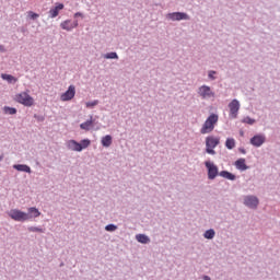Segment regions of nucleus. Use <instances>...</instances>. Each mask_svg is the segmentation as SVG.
<instances>
[{
    "label": "nucleus",
    "mask_w": 280,
    "mask_h": 280,
    "mask_svg": "<svg viewBox=\"0 0 280 280\" xmlns=\"http://www.w3.org/2000/svg\"><path fill=\"white\" fill-rule=\"evenodd\" d=\"M218 121H220V116H218V114H211L210 116H208L200 129V133L201 135L211 133L212 130H215V126H218Z\"/></svg>",
    "instance_id": "f257e3e1"
},
{
    "label": "nucleus",
    "mask_w": 280,
    "mask_h": 280,
    "mask_svg": "<svg viewBox=\"0 0 280 280\" xmlns=\"http://www.w3.org/2000/svg\"><path fill=\"white\" fill-rule=\"evenodd\" d=\"M91 145V140L83 139L81 142H78L75 140H69L67 142V147L69 150H72L73 152H82V150H86Z\"/></svg>",
    "instance_id": "f03ea898"
},
{
    "label": "nucleus",
    "mask_w": 280,
    "mask_h": 280,
    "mask_svg": "<svg viewBox=\"0 0 280 280\" xmlns=\"http://www.w3.org/2000/svg\"><path fill=\"white\" fill-rule=\"evenodd\" d=\"M220 145V137L208 136L206 138V152L207 154L215 155V148Z\"/></svg>",
    "instance_id": "7ed1b4c3"
},
{
    "label": "nucleus",
    "mask_w": 280,
    "mask_h": 280,
    "mask_svg": "<svg viewBox=\"0 0 280 280\" xmlns=\"http://www.w3.org/2000/svg\"><path fill=\"white\" fill-rule=\"evenodd\" d=\"M14 100L18 102V104H22L23 106H34V97H32L27 92L16 94Z\"/></svg>",
    "instance_id": "20e7f679"
},
{
    "label": "nucleus",
    "mask_w": 280,
    "mask_h": 280,
    "mask_svg": "<svg viewBox=\"0 0 280 280\" xmlns=\"http://www.w3.org/2000/svg\"><path fill=\"white\" fill-rule=\"evenodd\" d=\"M9 218H11V220H14L15 222H27V220H30V217L27 215V213L19 210V209H11L8 212Z\"/></svg>",
    "instance_id": "39448f33"
},
{
    "label": "nucleus",
    "mask_w": 280,
    "mask_h": 280,
    "mask_svg": "<svg viewBox=\"0 0 280 280\" xmlns=\"http://www.w3.org/2000/svg\"><path fill=\"white\" fill-rule=\"evenodd\" d=\"M206 168L208 170V178L209 180H215V177L220 175V172L218 171V165H215L211 161L205 162Z\"/></svg>",
    "instance_id": "423d86ee"
},
{
    "label": "nucleus",
    "mask_w": 280,
    "mask_h": 280,
    "mask_svg": "<svg viewBox=\"0 0 280 280\" xmlns=\"http://www.w3.org/2000/svg\"><path fill=\"white\" fill-rule=\"evenodd\" d=\"M198 95L202 97V100H211V97H215V93L211 91V88L208 85H201L198 90Z\"/></svg>",
    "instance_id": "0eeeda50"
},
{
    "label": "nucleus",
    "mask_w": 280,
    "mask_h": 280,
    "mask_svg": "<svg viewBox=\"0 0 280 280\" xmlns=\"http://www.w3.org/2000/svg\"><path fill=\"white\" fill-rule=\"evenodd\" d=\"M229 108H230V119H237V113H240V101L234 98L229 104Z\"/></svg>",
    "instance_id": "6e6552de"
},
{
    "label": "nucleus",
    "mask_w": 280,
    "mask_h": 280,
    "mask_svg": "<svg viewBox=\"0 0 280 280\" xmlns=\"http://www.w3.org/2000/svg\"><path fill=\"white\" fill-rule=\"evenodd\" d=\"M75 97V85H70L68 90L61 94V102H71Z\"/></svg>",
    "instance_id": "1a4fd4ad"
},
{
    "label": "nucleus",
    "mask_w": 280,
    "mask_h": 280,
    "mask_svg": "<svg viewBox=\"0 0 280 280\" xmlns=\"http://www.w3.org/2000/svg\"><path fill=\"white\" fill-rule=\"evenodd\" d=\"M244 205L249 207V209H257L259 199L256 196H246L244 197Z\"/></svg>",
    "instance_id": "9d476101"
},
{
    "label": "nucleus",
    "mask_w": 280,
    "mask_h": 280,
    "mask_svg": "<svg viewBox=\"0 0 280 280\" xmlns=\"http://www.w3.org/2000/svg\"><path fill=\"white\" fill-rule=\"evenodd\" d=\"M166 16L171 21H189V15L180 12L168 13Z\"/></svg>",
    "instance_id": "9b49d317"
},
{
    "label": "nucleus",
    "mask_w": 280,
    "mask_h": 280,
    "mask_svg": "<svg viewBox=\"0 0 280 280\" xmlns=\"http://www.w3.org/2000/svg\"><path fill=\"white\" fill-rule=\"evenodd\" d=\"M250 143L255 148H261V145H264V143H266V136H264V135H256V136H254L250 139Z\"/></svg>",
    "instance_id": "f8f14e48"
},
{
    "label": "nucleus",
    "mask_w": 280,
    "mask_h": 280,
    "mask_svg": "<svg viewBox=\"0 0 280 280\" xmlns=\"http://www.w3.org/2000/svg\"><path fill=\"white\" fill-rule=\"evenodd\" d=\"M60 27H62L67 32H71V30L78 27V22H71V20H67L60 24Z\"/></svg>",
    "instance_id": "ddd939ff"
},
{
    "label": "nucleus",
    "mask_w": 280,
    "mask_h": 280,
    "mask_svg": "<svg viewBox=\"0 0 280 280\" xmlns=\"http://www.w3.org/2000/svg\"><path fill=\"white\" fill-rule=\"evenodd\" d=\"M60 10H65V4L58 3L54 9H50L49 14L51 19H56L58 16Z\"/></svg>",
    "instance_id": "4468645a"
},
{
    "label": "nucleus",
    "mask_w": 280,
    "mask_h": 280,
    "mask_svg": "<svg viewBox=\"0 0 280 280\" xmlns=\"http://www.w3.org/2000/svg\"><path fill=\"white\" fill-rule=\"evenodd\" d=\"M236 170H240L241 172H246L248 170V166L246 165V159H238L235 162Z\"/></svg>",
    "instance_id": "2eb2a0df"
},
{
    "label": "nucleus",
    "mask_w": 280,
    "mask_h": 280,
    "mask_svg": "<svg viewBox=\"0 0 280 280\" xmlns=\"http://www.w3.org/2000/svg\"><path fill=\"white\" fill-rule=\"evenodd\" d=\"M13 168L18 172H26V174H32V168L25 164H15L13 165Z\"/></svg>",
    "instance_id": "dca6fc26"
},
{
    "label": "nucleus",
    "mask_w": 280,
    "mask_h": 280,
    "mask_svg": "<svg viewBox=\"0 0 280 280\" xmlns=\"http://www.w3.org/2000/svg\"><path fill=\"white\" fill-rule=\"evenodd\" d=\"M101 143L103 148H110L113 145V137L110 135L103 137Z\"/></svg>",
    "instance_id": "f3484780"
},
{
    "label": "nucleus",
    "mask_w": 280,
    "mask_h": 280,
    "mask_svg": "<svg viewBox=\"0 0 280 280\" xmlns=\"http://www.w3.org/2000/svg\"><path fill=\"white\" fill-rule=\"evenodd\" d=\"M28 217V220H32V218H40V211L36 209L35 207L28 208V213H26Z\"/></svg>",
    "instance_id": "a211bd4d"
},
{
    "label": "nucleus",
    "mask_w": 280,
    "mask_h": 280,
    "mask_svg": "<svg viewBox=\"0 0 280 280\" xmlns=\"http://www.w3.org/2000/svg\"><path fill=\"white\" fill-rule=\"evenodd\" d=\"M81 130H91L93 128V116L90 119L80 125Z\"/></svg>",
    "instance_id": "6ab92c4d"
},
{
    "label": "nucleus",
    "mask_w": 280,
    "mask_h": 280,
    "mask_svg": "<svg viewBox=\"0 0 280 280\" xmlns=\"http://www.w3.org/2000/svg\"><path fill=\"white\" fill-rule=\"evenodd\" d=\"M136 240L140 244H150V237H148L145 234H137Z\"/></svg>",
    "instance_id": "aec40b11"
},
{
    "label": "nucleus",
    "mask_w": 280,
    "mask_h": 280,
    "mask_svg": "<svg viewBox=\"0 0 280 280\" xmlns=\"http://www.w3.org/2000/svg\"><path fill=\"white\" fill-rule=\"evenodd\" d=\"M219 176H221L222 178H226L228 180H235V175H233V173H230L229 171L220 172Z\"/></svg>",
    "instance_id": "412c9836"
},
{
    "label": "nucleus",
    "mask_w": 280,
    "mask_h": 280,
    "mask_svg": "<svg viewBox=\"0 0 280 280\" xmlns=\"http://www.w3.org/2000/svg\"><path fill=\"white\" fill-rule=\"evenodd\" d=\"M3 113H4V115H16V108L10 107V106H4Z\"/></svg>",
    "instance_id": "4be33fe9"
},
{
    "label": "nucleus",
    "mask_w": 280,
    "mask_h": 280,
    "mask_svg": "<svg viewBox=\"0 0 280 280\" xmlns=\"http://www.w3.org/2000/svg\"><path fill=\"white\" fill-rule=\"evenodd\" d=\"M225 148H228V150H233V148H235V139L228 138L225 141Z\"/></svg>",
    "instance_id": "5701e85b"
},
{
    "label": "nucleus",
    "mask_w": 280,
    "mask_h": 280,
    "mask_svg": "<svg viewBox=\"0 0 280 280\" xmlns=\"http://www.w3.org/2000/svg\"><path fill=\"white\" fill-rule=\"evenodd\" d=\"M203 237L206 240H213V237H215V231L213 230H207L203 234Z\"/></svg>",
    "instance_id": "b1692460"
},
{
    "label": "nucleus",
    "mask_w": 280,
    "mask_h": 280,
    "mask_svg": "<svg viewBox=\"0 0 280 280\" xmlns=\"http://www.w3.org/2000/svg\"><path fill=\"white\" fill-rule=\"evenodd\" d=\"M2 80H7V82H16V78H14L12 74H1Z\"/></svg>",
    "instance_id": "393cba45"
},
{
    "label": "nucleus",
    "mask_w": 280,
    "mask_h": 280,
    "mask_svg": "<svg viewBox=\"0 0 280 280\" xmlns=\"http://www.w3.org/2000/svg\"><path fill=\"white\" fill-rule=\"evenodd\" d=\"M105 58L107 60H117L119 58V56H117V52H108L105 55Z\"/></svg>",
    "instance_id": "a878e982"
},
{
    "label": "nucleus",
    "mask_w": 280,
    "mask_h": 280,
    "mask_svg": "<svg viewBox=\"0 0 280 280\" xmlns=\"http://www.w3.org/2000/svg\"><path fill=\"white\" fill-rule=\"evenodd\" d=\"M97 104H100V101L95 100V101L85 103V106L86 108H94V106H97Z\"/></svg>",
    "instance_id": "bb28decb"
},
{
    "label": "nucleus",
    "mask_w": 280,
    "mask_h": 280,
    "mask_svg": "<svg viewBox=\"0 0 280 280\" xmlns=\"http://www.w3.org/2000/svg\"><path fill=\"white\" fill-rule=\"evenodd\" d=\"M105 231H108L109 233H113V231H117V225L108 224V225L105 226Z\"/></svg>",
    "instance_id": "cd10ccee"
},
{
    "label": "nucleus",
    "mask_w": 280,
    "mask_h": 280,
    "mask_svg": "<svg viewBox=\"0 0 280 280\" xmlns=\"http://www.w3.org/2000/svg\"><path fill=\"white\" fill-rule=\"evenodd\" d=\"M28 231H30L31 233H44L43 229L36 228V226H31V228H28Z\"/></svg>",
    "instance_id": "c85d7f7f"
},
{
    "label": "nucleus",
    "mask_w": 280,
    "mask_h": 280,
    "mask_svg": "<svg viewBox=\"0 0 280 280\" xmlns=\"http://www.w3.org/2000/svg\"><path fill=\"white\" fill-rule=\"evenodd\" d=\"M243 124H248L249 126H253V124H255V119H253L250 117H245L243 119Z\"/></svg>",
    "instance_id": "c756f323"
},
{
    "label": "nucleus",
    "mask_w": 280,
    "mask_h": 280,
    "mask_svg": "<svg viewBox=\"0 0 280 280\" xmlns=\"http://www.w3.org/2000/svg\"><path fill=\"white\" fill-rule=\"evenodd\" d=\"M208 75H209L210 80H215V77H213V75H215V71H210Z\"/></svg>",
    "instance_id": "7c9ffc66"
},
{
    "label": "nucleus",
    "mask_w": 280,
    "mask_h": 280,
    "mask_svg": "<svg viewBox=\"0 0 280 280\" xmlns=\"http://www.w3.org/2000/svg\"><path fill=\"white\" fill-rule=\"evenodd\" d=\"M30 16L31 19H38V14L37 13H34V12H30Z\"/></svg>",
    "instance_id": "2f4dec72"
},
{
    "label": "nucleus",
    "mask_w": 280,
    "mask_h": 280,
    "mask_svg": "<svg viewBox=\"0 0 280 280\" xmlns=\"http://www.w3.org/2000/svg\"><path fill=\"white\" fill-rule=\"evenodd\" d=\"M0 51H5V48L3 47V45H0Z\"/></svg>",
    "instance_id": "473e14b6"
},
{
    "label": "nucleus",
    "mask_w": 280,
    "mask_h": 280,
    "mask_svg": "<svg viewBox=\"0 0 280 280\" xmlns=\"http://www.w3.org/2000/svg\"><path fill=\"white\" fill-rule=\"evenodd\" d=\"M203 280H211L209 276H203Z\"/></svg>",
    "instance_id": "72a5a7b5"
},
{
    "label": "nucleus",
    "mask_w": 280,
    "mask_h": 280,
    "mask_svg": "<svg viewBox=\"0 0 280 280\" xmlns=\"http://www.w3.org/2000/svg\"><path fill=\"white\" fill-rule=\"evenodd\" d=\"M75 16H82V14L81 13H75Z\"/></svg>",
    "instance_id": "f704fd0d"
}]
</instances>
